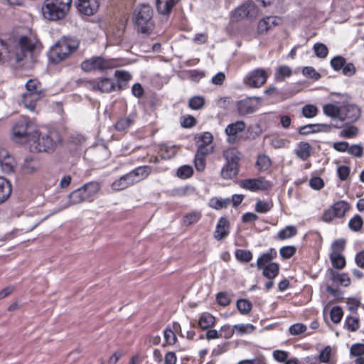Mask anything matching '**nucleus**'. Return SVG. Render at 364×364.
<instances>
[{
    "label": "nucleus",
    "instance_id": "obj_1",
    "mask_svg": "<svg viewBox=\"0 0 364 364\" xmlns=\"http://www.w3.org/2000/svg\"><path fill=\"white\" fill-rule=\"evenodd\" d=\"M41 44L36 35L29 32L18 40L5 42L0 38V63H8L13 67H18L28 55L31 57L40 50Z\"/></svg>",
    "mask_w": 364,
    "mask_h": 364
},
{
    "label": "nucleus",
    "instance_id": "obj_2",
    "mask_svg": "<svg viewBox=\"0 0 364 364\" xmlns=\"http://www.w3.org/2000/svg\"><path fill=\"white\" fill-rule=\"evenodd\" d=\"M60 141L58 132L50 130L47 132L33 133L29 141L30 148L37 152H52L55 149L57 143Z\"/></svg>",
    "mask_w": 364,
    "mask_h": 364
},
{
    "label": "nucleus",
    "instance_id": "obj_3",
    "mask_svg": "<svg viewBox=\"0 0 364 364\" xmlns=\"http://www.w3.org/2000/svg\"><path fill=\"white\" fill-rule=\"evenodd\" d=\"M72 0H45L41 8L46 19L58 21L64 18L68 14Z\"/></svg>",
    "mask_w": 364,
    "mask_h": 364
},
{
    "label": "nucleus",
    "instance_id": "obj_4",
    "mask_svg": "<svg viewBox=\"0 0 364 364\" xmlns=\"http://www.w3.org/2000/svg\"><path fill=\"white\" fill-rule=\"evenodd\" d=\"M153 9L149 4H141L136 8L133 14V22L135 29L141 33L149 34L154 29L152 20Z\"/></svg>",
    "mask_w": 364,
    "mask_h": 364
},
{
    "label": "nucleus",
    "instance_id": "obj_5",
    "mask_svg": "<svg viewBox=\"0 0 364 364\" xmlns=\"http://www.w3.org/2000/svg\"><path fill=\"white\" fill-rule=\"evenodd\" d=\"M79 46L75 38H62L50 50L49 58L54 63H58L65 60Z\"/></svg>",
    "mask_w": 364,
    "mask_h": 364
},
{
    "label": "nucleus",
    "instance_id": "obj_6",
    "mask_svg": "<svg viewBox=\"0 0 364 364\" xmlns=\"http://www.w3.org/2000/svg\"><path fill=\"white\" fill-rule=\"evenodd\" d=\"M118 65L119 63L116 59H106L102 56H93L83 60L81 63V68L87 73L95 71L102 73Z\"/></svg>",
    "mask_w": 364,
    "mask_h": 364
},
{
    "label": "nucleus",
    "instance_id": "obj_7",
    "mask_svg": "<svg viewBox=\"0 0 364 364\" xmlns=\"http://www.w3.org/2000/svg\"><path fill=\"white\" fill-rule=\"evenodd\" d=\"M26 92L22 95V102L26 108L34 111L36 102L42 97L41 84L37 80L31 79L26 83Z\"/></svg>",
    "mask_w": 364,
    "mask_h": 364
},
{
    "label": "nucleus",
    "instance_id": "obj_8",
    "mask_svg": "<svg viewBox=\"0 0 364 364\" xmlns=\"http://www.w3.org/2000/svg\"><path fill=\"white\" fill-rule=\"evenodd\" d=\"M34 132L37 133L36 125L24 117H21L13 127L14 137L21 143H28Z\"/></svg>",
    "mask_w": 364,
    "mask_h": 364
},
{
    "label": "nucleus",
    "instance_id": "obj_9",
    "mask_svg": "<svg viewBox=\"0 0 364 364\" xmlns=\"http://www.w3.org/2000/svg\"><path fill=\"white\" fill-rule=\"evenodd\" d=\"M87 89L100 92L109 93L116 89L115 83L108 77H101L88 80L85 82Z\"/></svg>",
    "mask_w": 364,
    "mask_h": 364
},
{
    "label": "nucleus",
    "instance_id": "obj_10",
    "mask_svg": "<svg viewBox=\"0 0 364 364\" xmlns=\"http://www.w3.org/2000/svg\"><path fill=\"white\" fill-rule=\"evenodd\" d=\"M245 127L246 124L242 120L229 124L225 129L227 141L229 144H235L239 141L240 140V134L245 131Z\"/></svg>",
    "mask_w": 364,
    "mask_h": 364
},
{
    "label": "nucleus",
    "instance_id": "obj_11",
    "mask_svg": "<svg viewBox=\"0 0 364 364\" xmlns=\"http://www.w3.org/2000/svg\"><path fill=\"white\" fill-rule=\"evenodd\" d=\"M260 98L247 97L237 102V111L240 115H247L255 112L260 106Z\"/></svg>",
    "mask_w": 364,
    "mask_h": 364
},
{
    "label": "nucleus",
    "instance_id": "obj_12",
    "mask_svg": "<svg viewBox=\"0 0 364 364\" xmlns=\"http://www.w3.org/2000/svg\"><path fill=\"white\" fill-rule=\"evenodd\" d=\"M240 186L242 188L251 191H266L272 188V184L263 178L245 179L240 182Z\"/></svg>",
    "mask_w": 364,
    "mask_h": 364
},
{
    "label": "nucleus",
    "instance_id": "obj_13",
    "mask_svg": "<svg viewBox=\"0 0 364 364\" xmlns=\"http://www.w3.org/2000/svg\"><path fill=\"white\" fill-rule=\"evenodd\" d=\"M268 74L263 69H256L248 74L245 82L252 87H260L267 81Z\"/></svg>",
    "mask_w": 364,
    "mask_h": 364
},
{
    "label": "nucleus",
    "instance_id": "obj_14",
    "mask_svg": "<svg viewBox=\"0 0 364 364\" xmlns=\"http://www.w3.org/2000/svg\"><path fill=\"white\" fill-rule=\"evenodd\" d=\"M258 13L257 6L251 1L237 7L234 12V17L238 20L240 18H255Z\"/></svg>",
    "mask_w": 364,
    "mask_h": 364
},
{
    "label": "nucleus",
    "instance_id": "obj_15",
    "mask_svg": "<svg viewBox=\"0 0 364 364\" xmlns=\"http://www.w3.org/2000/svg\"><path fill=\"white\" fill-rule=\"evenodd\" d=\"M16 162L14 158L9 152L0 148V166L1 171L5 173H11L14 171Z\"/></svg>",
    "mask_w": 364,
    "mask_h": 364
},
{
    "label": "nucleus",
    "instance_id": "obj_16",
    "mask_svg": "<svg viewBox=\"0 0 364 364\" xmlns=\"http://www.w3.org/2000/svg\"><path fill=\"white\" fill-rule=\"evenodd\" d=\"M100 0H77V9L86 16L95 14L99 9Z\"/></svg>",
    "mask_w": 364,
    "mask_h": 364
},
{
    "label": "nucleus",
    "instance_id": "obj_17",
    "mask_svg": "<svg viewBox=\"0 0 364 364\" xmlns=\"http://www.w3.org/2000/svg\"><path fill=\"white\" fill-rule=\"evenodd\" d=\"M344 114L343 120L350 123L357 122L361 117V109L355 104H348L343 108Z\"/></svg>",
    "mask_w": 364,
    "mask_h": 364
},
{
    "label": "nucleus",
    "instance_id": "obj_18",
    "mask_svg": "<svg viewBox=\"0 0 364 364\" xmlns=\"http://www.w3.org/2000/svg\"><path fill=\"white\" fill-rule=\"evenodd\" d=\"M280 18H277V16H267L265 18H263L259 21L258 23V33L263 34L267 33L272 27L278 25L280 23Z\"/></svg>",
    "mask_w": 364,
    "mask_h": 364
},
{
    "label": "nucleus",
    "instance_id": "obj_19",
    "mask_svg": "<svg viewBox=\"0 0 364 364\" xmlns=\"http://www.w3.org/2000/svg\"><path fill=\"white\" fill-rule=\"evenodd\" d=\"M230 224L225 218H220L216 225L214 237L217 240H221L229 234Z\"/></svg>",
    "mask_w": 364,
    "mask_h": 364
},
{
    "label": "nucleus",
    "instance_id": "obj_20",
    "mask_svg": "<svg viewBox=\"0 0 364 364\" xmlns=\"http://www.w3.org/2000/svg\"><path fill=\"white\" fill-rule=\"evenodd\" d=\"M151 168L149 166H139L129 172L134 182L137 183L146 179L151 173Z\"/></svg>",
    "mask_w": 364,
    "mask_h": 364
},
{
    "label": "nucleus",
    "instance_id": "obj_21",
    "mask_svg": "<svg viewBox=\"0 0 364 364\" xmlns=\"http://www.w3.org/2000/svg\"><path fill=\"white\" fill-rule=\"evenodd\" d=\"M133 178L129 175V173L123 175L119 179L114 181L112 184V188L114 191H122L131 186L134 185Z\"/></svg>",
    "mask_w": 364,
    "mask_h": 364
},
{
    "label": "nucleus",
    "instance_id": "obj_22",
    "mask_svg": "<svg viewBox=\"0 0 364 364\" xmlns=\"http://www.w3.org/2000/svg\"><path fill=\"white\" fill-rule=\"evenodd\" d=\"M179 0H156V9L163 15H168L172 8Z\"/></svg>",
    "mask_w": 364,
    "mask_h": 364
},
{
    "label": "nucleus",
    "instance_id": "obj_23",
    "mask_svg": "<svg viewBox=\"0 0 364 364\" xmlns=\"http://www.w3.org/2000/svg\"><path fill=\"white\" fill-rule=\"evenodd\" d=\"M277 256V252L274 250L270 249L268 252L262 254L257 261V267L259 269L267 266L271 261Z\"/></svg>",
    "mask_w": 364,
    "mask_h": 364
},
{
    "label": "nucleus",
    "instance_id": "obj_24",
    "mask_svg": "<svg viewBox=\"0 0 364 364\" xmlns=\"http://www.w3.org/2000/svg\"><path fill=\"white\" fill-rule=\"evenodd\" d=\"M223 155L226 160V163H233L238 165L240 159V153L236 148L230 147L225 149Z\"/></svg>",
    "mask_w": 364,
    "mask_h": 364
},
{
    "label": "nucleus",
    "instance_id": "obj_25",
    "mask_svg": "<svg viewBox=\"0 0 364 364\" xmlns=\"http://www.w3.org/2000/svg\"><path fill=\"white\" fill-rule=\"evenodd\" d=\"M68 205L79 204L88 200L81 187L71 192L68 196Z\"/></svg>",
    "mask_w": 364,
    "mask_h": 364
},
{
    "label": "nucleus",
    "instance_id": "obj_26",
    "mask_svg": "<svg viewBox=\"0 0 364 364\" xmlns=\"http://www.w3.org/2000/svg\"><path fill=\"white\" fill-rule=\"evenodd\" d=\"M238 173V165L226 163L221 170V176L224 179H231Z\"/></svg>",
    "mask_w": 364,
    "mask_h": 364
},
{
    "label": "nucleus",
    "instance_id": "obj_27",
    "mask_svg": "<svg viewBox=\"0 0 364 364\" xmlns=\"http://www.w3.org/2000/svg\"><path fill=\"white\" fill-rule=\"evenodd\" d=\"M81 188L83 190L86 198L89 200L99 192L100 189V184L98 182L92 181L83 185L81 186Z\"/></svg>",
    "mask_w": 364,
    "mask_h": 364
},
{
    "label": "nucleus",
    "instance_id": "obj_28",
    "mask_svg": "<svg viewBox=\"0 0 364 364\" xmlns=\"http://www.w3.org/2000/svg\"><path fill=\"white\" fill-rule=\"evenodd\" d=\"M11 193V186L4 178L0 177V204L4 203Z\"/></svg>",
    "mask_w": 364,
    "mask_h": 364
},
{
    "label": "nucleus",
    "instance_id": "obj_29",
    "mask_svg": "<svg viewBox=\"0 0 364 364\" xmlns=\"http://www.w3.org/2000/svg\"><path fill=\"white\" fill-rule=\"evenodd\" d=\"M114 76L118 82L117 87L119 90L124 89L127 82L132 79L131 74L129 72L124 70H116L114 73Z\"/></svg>",
    "mask_w": 364,
    "mask_h": 364
},
{
    "label": "nucleus",
    "instance_id": "obj_30",
    "mask_svg": "<svg viewBox=\"0 0 364 364\" xmlns=\"http://www.w3.org/2000/svg\"><path fill=\"white\" fill-rule=\"evenodd\" d=\"M262 269H263L262 274L264 277L269 279H272L278 275L279 266L277 263L272 262Z\"/></svg>",
    "mask_w": 364,
    "mask_h": 364
},
{
    "label": "nucleus",
    "instance_id": "obj_31",
    "mask_svg": "<svg viewBox=\"0 0 364 364\" xmlns=\"http://www.w3.org/2000/svg\"><path fill=\"white\" fill-rule=\"evenodd\" d=\"M296 234L297 228L294 225H288L278 232L277 238L280 240H284L294 237Z\"/></svg>",
    "mask_w": 364,
    "mask_h": 364
},
{
    "label": "nucleus",
    "instance_id": "obj_32",
    "mask_svg": "<svg viewBox=\"0 0 364 364\" xmlns=\"http://www.w3.org/2000/svg\"><path fill=\"white\" fill-rule=\"evenodd\" d=\"M215 318L209 313H203L200 316L198 325L202 329H208L215 325Z\"/></svg>",
    "mask_w": 364,
    "mask_h": 364
},
{
    "label": "nucleus",
    "instance_id": "obj_33",
    "mask_svg": "<svg viewBox=\"0 0 364 364\" xmlns=\"http://www.w3.org/2000/svg\"><path fill=\"white\" fill-rule=\"evenodd\" d=\"M296 156L302 160H306L311 152L310 145L307 142H300L295 151Z\"/></svg>",
    "mask_w": 364,
    "mask_h": 364
},
{
    "label": "nucleus",
    "instance_id": "obj_34",
    "mask_svg": "<svg viewBox=\"0 0 364 364\" xmlns=\"http://www.w3.org/2000/svg\"><path fill=\"white\" fill-rule=\"evenodd\" d=\"M331 208L335 210V215H336L337 218H342L349 209V205L344 200H339L335 203Z\"/></svg>",
    "mask_w": 364,
    "mask_h": 364
},
{
    "label": "nucleus",
    "instance_id": "obj_35",
    "mask_svg": "<svg viewBox=\"0 0 364 364\" xmlns=\"http://www.w3.org/2000/svg\"><path fill=\"white\" fill-rule=\"evenodd\" d=\"M198 145L213 146V136L210 132H205L198 134L196 137Z\"/></svg>",
    "mask_w": 364,
    "mask_h": 364
},
{
    "label": "nucleus",
    "instance_id": "obj_36",
    "mask_svg": "<svg viewBox=\"0 0 364 364\" xmlns=\"http://www.w3.org/2000/svg\"><path fill=\"white\" fill-rule=\"evenodd\" d=\"M359 133V129L354 125L346 126L340 132L339 135L343 138H353L355 137Z\"/></svg>",
    "mask_w": 364,
    "mask_h": 364
},
{
    "label": "nucleus",
    "instance_id": "obj_37",
    "mask_svg": "<svg viewBox=\"0 0 364 364\" xmlns=\"http://www.w3.org/2000/svg\"><path fill=\"white\" fill-rule=\"evenodd\" d=\"M134 121V116L130 114L129 117L119 119L115 124V127L118 131H124L129 128Z\"/></svg>",
    "mask_w": 364,
    "mask_h": 364
},
{
    "label": "nucleus",
    "instance_id": "obj_38",
    "mask_svg": "<svg viewBox=\"0 0 364 364\" xmlns=\"http://www.w3.org/2000/svg\"><path fill=\"white\" fill-rule=\"evenodd\" d=\"M330 260L333 267L338 269H343L346 264L343 255H330Z\"/></svg>",
    "mask_w": 364,
    "mask_h": 364
},
{
    "label": "nucleus",
    "instance_id": "obj_39",
    "mask_svg": "<svg viewBox=\"0 0 364 364\" xmlns=\"http://www.w3.org/2000/svg\"><path fill=\"white\" fill-rule=\"evenodd\" d=\"M39 162L32 158L26 159L23 165V168L26 173H30L39 168Z\"/></svg>",
    "mask_w": 364,
    "mask_h": 364
},
{
    "label": "nucleus",
    "instance_id": "obj_40",
    "mask_svg": "<svg viewBox=\"0 0 364 364\" xmlns=\"http://www.w3.org/2000/svg\"><path fill=\"white\" fill-rule=\"evenodd\" d=\"M235 255L237 260L243 262H248L252 259V253L247 250H236Z\"/></svg>",
    "mask_w": 364,
    "mask_h": 364
},
{
    "label": "nucleus",
    "instance_id": "obj_41",
    "mask_svg": "<svg viewBox=\"0 0 364 364\" xmlns=\"http://www.w3.org/2000/svg\"><path fill=\"white\" fill-rule=\"evenodd\" d=\"M344 326L349 331L354 332L359 328V319L354 316H347L345 319Z\"/></svg>",
    "mask_w": 364,
    "mask_h": 364
},
{
    "label": "nucleus",
    "instance_id": "obj_42",
    "mask_svg": "<svg viewBox=\"0 0 364 364\" xmlns=\"http://www.w3.org/2000/svg\"><path fill=\"white\" fill-rule=\"evenodd\" d=\"M323 112L325 115L336 118L340 114V109L336 105L327 104L323 107Z\"/></svg>",
    "mask_w": 364,
    "mask_h": 364
},
{
    "label": "nucleus",
    "instance_id": "obj_43",
    "mask_svg": "<svg viewBox=\"0 0 364 364\" xmlns=\"http://www.w3.org/2000/svg\"><path fill=\"white\" fill-rule=\"evenodd\" d=\"M193 173V168L189 165H183L177 170V176L182 179L190 178Z\"/></svg>",
    "mask_w": 364,
    "mask_h": 364
},
{
    "label": "nucleus",
    "instance_id": "obj_44",
    "mask_svg": "<svg viewBox=\"0 0 364 364\" xmlns=\"http://www.w3.org/2000/svg\"><path fill=\"white\" fill-rule=\"evenodd\" d=\"M346 246V241L343 239L335 240L331 245V253L330 255H342Z\"/></svg>",
    "mask_w": 364,
    "mask_h": 364
},
{
    "label": "nucleus",
    "instance_id": "obj_45",
    "mask_svg": "<svg viewBox=\"0 0 364 364\" xmlns=\"http://www.w3.org/2000/svg\"><path fill=\"white\" fill-rule=\"evenodd\" d=\"M233 328L240 335L249 334L253 332L255 326L250 323L247 324H236L233 326Z\"/></svg>",
    "mask_w": 364,
    "mask_h": 364
},
{
    "label": "nucleus",
    "instance_id": "obj_46",
    "mask_svg": "<svg viewBox=\"0 0 364 364\" xmlns=\"http://www.w3.org/2000/svg\"><path fill=\"white\" fill-rule=\"evenodd\" d=\"M205 100L201 96H195L189 100L188 105L192 109L198 110L203 108Z\"/></svg>",
    "mask_w": 364,
    "mask_h": 364
},
{
    "label": "nucleus",
    "instance_id": "obj_47",
    "mask_svg": "<svg viewBox=\"0 0 364 364\" xmlns=\"http://www.w3.org/2000/svg\"><path fill=\"white\" fill-rule=\"evenodd\" d=\"M252 304L247 299H239L237 301V308L242 314H248L252 309Z\"/></svg>",
    "mask_w": 364,
    "mask_h": 364
},
{
    "label": "nucleus",
    "instance_id": "obj_48",
    "mask_svg": "<svg viewBox=\"0 0 364 364\" xmlns=\"http://www.w3.org/2000/svg\"><path fill=\"white\" fill-rule=\"evenodd\" d=\"M363 224V221L362 218L360 215H356L349 220L348 226L350 230L356 232L361 229Z\"/></svg>",
    "mask_w": 364,
    "mask_h": 364
},
{
    "label": "nucleus",
    "instance_id": "obj_49",
    "mask_svg": "<svg viewBox=\"0 0 364 364\" xmlns=\"http://www.w3.org/2000/svg\"><path fill=\"white\" fill-rule=\"evenodd\" d=\"M315 55L320 58H325L328 53L327 47L321 43H316L314 46Z\"/></svg>",
    "mask_w": 364,
    "mask_h": 364
},
{
    "label": "nucleus",
    "instance_id": "obj_50",
    "mask_svg": "<svg viewBox=\"0 0 364 364\" xmlns=\"http://www.w3.org/2000/svg\"><path fill=\"white\" fill-rule=\"evenodd\" d=\"M318 108L313 105H306L302 108V114L306 118H312L317 115Z\"/></svg>",
    "mask_w": 364,
    "mask_h": 364
},
{
    "label": "nucleus",
    "instance_id": "obj_51",
    "mask_svg": "<svg viewBox=\"0 0 364 364\" xmlns=\"http://www.w3.org/2000/svg\"><path fill=\"white\" fill-rule=\"evenodd\" d=\"M230 200L228 198L225 199H218V198H213L210 200V205L211 208L220 210L223 208L227 207V205L230 203Z\"/></svg>",
    "mask_w": 364,
    "mask_h": 364
},
{
    "label": "nucleus",
    "instance_id": "obj_52",
    "mask_svg": "<svg viewBox=\"0 0 364 364\" xmlns=\"http://www.w3.org/2000/svg\"><path fill=\"white\" fill-rule=\"evenodd\" d=\"M343 310L340 306H334L332 308L330 312L331 319L333 323H338L341 321L343 317Z\"/></svg>",
    "mask_w": 364,
    "mask_h": 364
},
{
    "label": "nucleus",
    "instance_id": "obj_53",
    "mask_svg": "<svg viewBox=\"0 0 364 364\" xmlns=\"http://www.w3.org/2000/svg\"><path fill=\"white\" fill-rule=\"evenodd\" d=\"M257 165L259 169L266 171L271 165L269 158L266 155H260L257 160Z\"/></svg>",
    "mask_w": 364,
    "mask_h": 364
},
{
    "label": "nucleus",
    "instance_id": "obj_54",
    "mask_svg": "<svg viewBox=\"0 0 364 364\" xmlns=\"http://www.w3.org/2000/svg\"><path fill=\"white\" fill-rule=\"evenodd\" d=\"M201 217L199 212H193L186 215L183 219V224L186 225H191L198 222Z\"/></svg>",
    "mask_w": 364,
    "mask_h": 364
},
{
    "label": "nucleus",
    "instance_id": "obj_55",
    "mask_svg": "<svg viewBox=\"0 0 364 364\" xmlns=\"http://www.w3.org/2000/svg\"><path fill=\"white\" fill-rule=\"evenodd\" d=\"M272 206L270 203L259 200L255 204V210L259 213H265L270 210Z\"/></svg>",
    "mask_w": 364,
    "mask_h": 364
},
{
    "label": "nucleus",
    "instance_id": "obj_56",
    "mask_svg": "<svg viewBox=\"0 0 364 364\" xmlns=\"http://www.w3.org/2000/svg\"><path fill=\"white\" fill-rule=\"evenodd\" d=\"M165 342L167 345H174L177 341V338L174 332L169 328L165 329L164 331Z\"/></svg>",
    "mask_w": 364,
    "mask_h": 364
},
{
    "label": "nucleus",
    "instance_id": "obj_57",
    "mask_svg": "<svg viewBox=\"0 0 364 364\" xmlns=\"http://www.w3.org/2000/svg\"><path fill=\"white\" fill-rule=\"evenodd\" d=\"M346 63V59L342 56H336L331 60V67L336 71L343 68Z\"/></svg>",
    "mask_w": 364,
    "mask_h": 364
},
{
    "label": "nucleus",
    "instance_id": "obj_58",
    "mask_svg": "<svg viewBox=\"0 0 364 364\" xmlns=\"http://www.w3.org/2000/svg\"><path fill=\"white\" fill-rule=\"evenodd\" d=\"M296 250L294 246H284L279 250V253L283 258L289 259L296 253Z\"/></svg>",
    "mask_w": 364,
    "mask_h": 364
},
{
    "label": "nucleus",
    "instance_id": "obj_59",
    "mask_svg": "<svg viewBox=\"0 0 364 364\" xmlns=\"http://www.w3.org/2000/svg\"><path fill=\"white\" fill-rule=\"evenodd\" d=\"M313 124V134L318 132H330L333 127V124Z\"/></svg>",
    "mask_w": 364,
    "mask_h": 364
},
{
    "label": "nucleus",
    "instance_id": "obj_60",
    "mask_svg": "<svg viewBox=\"0 0 364 364\" xmlns=\"http://www.w3.org/2000/svg\"><path fill=\"white\" fill-rule=\"evenodd\" d=\"M306 330V326L304 324L300 323L291 325L289 329L290 333L294 336L300 335L301 333L305 332Z\"/></svg>",
    "mask_w": 364,
    "mask_h": 364
},
{
    "label": "nucleus",
    "instance_id": "obj_61",
    "mask_svg": "<svg viewBox=\"0 0 364 364\" xmlns=\"http://www.w3.org/2000/svg\"><path fill=\"white\" fill-rule=\"evenodd\" d=\"M333 279L338 281L341 285L344 287H348L350 284V279L346 273H338L336 275H333Z\"/></svg>",
    "mask_w": 364,
    "mask_h": 364
},
{
    "label": "nucleus",
    "instance_id": "obj_62",
    "mask_svg": "<svg viewBox=\"0 0 364 364\" xmlns=\"http://www.w3.org/2000/svg\"><path fill=\"white\" fill-rule=\"evenodd\" d=\"M216 299L218 303L223 306L229 305L231 301L230 295L226 292L218 293Z\"/></svg>",
    "mask_w": 364,
    "mask_h": 364
},
{
    "label": "nucleus",
    "instance_id": "obj_63",
    "mask_svg": "<svg viewBox=\"0 0 364 364\" xmlns=\"http://www.w3.org/2000/svg\"><path fill=\"white\" fill-rule=\"evenodd\" d=\"M213 146L198 145V149L196 154L206 157L207 155L213 153Z\"/></svg>",
    "mask_w": 364,
    "mask_h": 364
},
{
    "label": "nucleus",
    "instance_id": "obj_64",
    "mask_svg": "<svg viewBox=\"0 0 364 364\" xmlns=\"http://www.w3.org/2000/svg\"><path fill=\"white\" fill-rule=\"evenodd\" d=\"M348 153L355 157H361L363 154V148L358 144H353L348 147Z\"/></svg>",
    "mask_w": 364,
    "mask_h": 364
}]
</instances>
